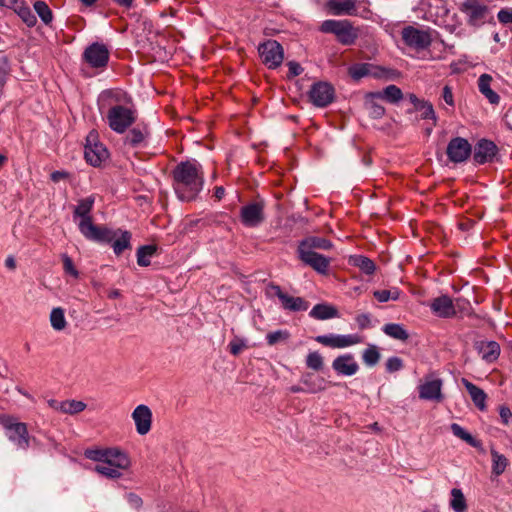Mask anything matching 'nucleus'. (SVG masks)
Here are the masks:
<instances>
[{"instance_id": "46", "label": "nucleus", "mask_w": 512, "mask_h": 512, "mask_svg": "<svg viewBox=\"0 0 512 512\" xmlns=\"http://www.w3.org/2000/svg\"><path fill=\"white\" fill-rule=\"evenodd\" d=\"M373 295L379 302L384 303L389 300H398L400 297V291L398 288H393L389 290H376L374 291Z\"/></svg>"}, {"instance_id": "35", "label": "nucleus", "mask_w": 512, "mask_h": 512, "mask_svg": "<svg viewBox=\"0 0 512 512\" xmlns=\"http://www.w3.org/2000/svg\"><path fill=\"white\" fill-rule=\"evenodd\" d=\"M378 99V97H372V92L365 97V107L374 119H379L385 114V108L377 102Z\"/></svg>"}, {"instance_id": "25", "label": "nucleus", "mask_w": 512, "mask_h": 512, "mask_svg": "<svg viewBox=\"0 0 512 512\" xmlns=\"http://www.w3.org/2000/svg\"><path fill=\"white\" fill-rule=\"evenodd\" d=\"M148 136L149 130L147 127H135L127 133L124 139V143L133 148L143 147L146 145Z\"/></svg>"}, {"instance_id": "54", "label": "nucleus", "mask_w": 512, "mask_h": 512, "mask_svg": "<svg viewBox=\"0 0 512 512\" xmlns=\"http://www.w3.org/2000/svg\"><path fill=\"white\" fill-rule=\"evenodd\" d=\"M386 370L390 373L397 372L403 368V361L399 357H390L386 361Z\"/></svg>"}, {"instance_id": "3", "label": "nucleus", "mask_w": 512, "mask_h": 512, "mask_svg": "<svg viewBox=\"0 0 512 512\" xmlns=\"http://www.w3.org/2000/svg\"><path fill=\"white\" fill-rule=\"evenodd\" d=\"M101 96L110 100L111 105L105 115L109 128L118 134L125 133L137 119V111L133 105L120 103L122 99L127 98V94L117 90H107Z\"/></svg>"}, {"instance_id": "15", "label": "nucleus", "mask_w": 512, "mask_h": 512, "mask_svg": "<svg viewBox=\"0 0 512 512\" xmlns=\"http://www.w3.org/2000/svg\"><path fill=\"white\" fill-rule=\"evenodd\" d=\"M86 141L85 159L90 165L97 167L108 157V151L102 143L97 141V134L94 132L87 136Z\"/></svg>"}, {"instance_id": "44", "label": "nucleus", "mask_w": 512, "mask_h": 512, "mask_svg": "<svg viewBox=\"0 0 512 512\" xmlns=\"http://www.w3.org/2000/svg\"><path fill=\"white\" fill-rule=\"evenodd\" d=\"M305 362L306 366L314 371H320L324 366L323 356L318 351L309 352Z\"/></svg>"}, {"instance_id": "10", "label": "nucleus", "mask_w": 512, "mask_h": 512, "mask_svg": "<svg viewBox=\"0 0 512 512\" xmlns=\"http://www.w3.org/2000/svg\"><path fill=\"white\" fill-rule=\"evenodd\" d=\"M315 341L332 349H343L363 343L364 337L359 334H326L316 336Z\"/></svg>"}, {"instance_id": "9", "label": "nucleus", "mask_w": 512, "mask_h": 512, "mask_svg": "<svg viewBox=\"0 0 512 512\" xmlns=\"http://www.w3.org/2000/svg\"><path fill=\"white\" fill-rule=\"evenodd\" d=\"M82 57L91 68L103 70L108 65L110 52L105 44L94 42L86 47Z\"/></svg>"}, {"instance_id": "2", "label": "nucleus", "mask_w": 512, "mask_h": 512, "mask_svg": "<svg viewBox=\"0 0 512 512\" xmlns=\"http://www.w3.org/2000/svg\"><path fill=\"white\" fill-rule=\"evenodd\" d=\"M85 456L97 462L95 472L109 479L120 478L131 465L129 456L118 448L90 449Z\"/></svg>"}, {"instance_id": "37", "label": "nucleus", "mask_w": 512, "mask_h": 512, "mask_svg": "<svg viewBox=\"0 0 512 512\" xmlns=\"http://www.w3.org/2000/svg\"><path fill=\"white\" fill-rule=\"evenodd\" d=\"M450 507L454 512H466L467 503L463 492L458 488L451 490Z\"/></svg>"}, {"instance_id": "51", "label": "nucleus", "mask_w": 512, "mask_h": 512, "mask_svg": "<svg viewBox=\"0 0 512 512\" xmlns=\"http://www.w3.org/2000/svg\"><path fill=\"white\" fill-rule=\"evenodd\" d=\"M10 73V65L7 58L0 59V90L5 86Z\"/></svg>"}, {"instance_id": "48", "label": "nucleus", "mask_w": 512, "mask_h": 512, "mask_svg": "<svg viewBox=\"0 0 512 512\" xmlns=\"http://www.w3.org/2000/svg\"><path fill=\"white\" fill-rule=\"evenodd\" d=\"M370 63H357L349 67V75L354 80L369 76Z\"/></svg>"}, {"instance_id": "45", "label": "nucleus", "mask_w": 512, "mask_h": 512, "mask_svg": "<svg viewBox=\"0 0 512 512\" xmlns=\"http://www.w3.org/2000/svg\"><path fill=\"white\" fill-rule=\"evenodd\" d=\"M86 404L82 401L77 400H65L63 401L62 413L74 415L84 411Z\"/></svg>"}, {"instance_id": "60", "label": "nucleus", "mask_w": 512, "mask_h": 512, "mask_svg": "<svg viewBox=\"0 0 512 512\" xmlns=\"http://www.w3.org/2000/svg\"><path fill=\"white\" fill-rule=\"evenodd\" d=\"M127 501L131 507L139 509L142 506V499L135 493L127 494Z\"/></svg>"}, {"instance_id": "29", "label": "nucleus", "mask_w": 512, "mask_h": 512, "mask_svg": "<svg viewBox=\"0 0 512 512\" xmlns=\"http://www.w3.org/2000/svg\"><path fill=\"white\" fill-rule=\"evenodd\" d=\"M332 246L333 245L330 240L317 236H309L298 244V247L307 250H330Z\"/></svg>"}, {"instance_id": "64", "label": "nucleus", "mask_w": 512, "mask_h": 512, "mask_svg": "<svg viewBox=\"0 0 512 512\" xmlns=\"http://www.w3.org/2000/svg\"><path fill=\"white\" fill-rule=\"evenodd\" d=\"M19 0H0L1 7L16 8L18 7Z\"/></svg>"}, {"instance_id": "26", "label": "nucleus", "mask_w": 512, "mask_h": 512, "mask_svg": "<svg viewBox=\"0 0 512 512\" xmlns=\"http://www.w3.org/2000/svg\"><path fill=\"white\" fill-rule=\"evenodd\" d=\"M462 384L467 389L475 406L479 410L484 411L486 409V398H487L486 393L481 388L474 385L473 383H471L470 381H468L465 378L462 379Z\"/></svg>"}, {"instance_id": "23", "label": "nucleus", "mask_w": 512, "mask_h": 512, "mask_svg": "<svg viewBox=\"0 0 512 512\" xmlns=\"http://www.w3.org/2000/svg\"><path fill=\"white\" fill-rule=\"evenodd\" d=\"M94 201L95 199L92 196L79 200L74 210V218L80 217V221L78 223L79 231H81V225L83 223L92 222V217L90 213L92 211Z\"/></svg>"}, {"instance_id": "13", "label": "nucleus", "mask_w": 512, "mask_h": 512, "mask_svg": "<svg viewBox=\"0 0 512 512\" xmlns=\"http://www.w3.org/2000/svg\"><path fill=\"white\" fill-rule=\"evenodd\" d=\"M80 232L86 239L98 243H111L119 234L118 230L103 225H95L93 222L83 223Z\"/></svg>"}, {"instance_id": "63", "label": "nucleus", "mask_w": 512, "mask_h": 512, "mask_svg": "<svg viewBox=\"0 0 512 512\" xmlns=\"http://www.w3.org/2000/svg\"><path fill=\"white\" fill-rule=\"evenodd\" d=\"M47 404L51 409H53L55 411L62 412L63 401H58L56 399H50L47 401Z\"/></svg>"}, {"instance_id": "12", "label": "nucleus", "mask_w": 512, "mask_h": 512, "mask_svg": "<svg viewBox=\"0 0 512 512\" xmlns=\"http://www.w3.org/2000/svg\"><path fill=\"white\" fill-rule=\"evenodd\" d=\"M308 97L314 106L324 108L333 102L335 89L328 82L318 81L311 86Z\"/></svg>"}, {"instance_id": "40", "label": "nucleus", "mask_w": 512, "mask_h": 512, "mask_svg": "<svg viewBox=\"0 0 512 512\" xmlns=\"http://www.w3.org/2000/svg\"><path fill=\"white\" fill-rule=\"evenodd\" d=\"M156 246L145 245L137 250V263L139 266L146 267L150 265V258L156 253Z\"/></svg>"}, {"instance_id": "6", "label": "nucleus", "mask_w": 512, "mask_h": 512, "mask_svg": "<svg viewBox=\"0 0 512 512\" xmlns=\"http://www.w3.org/2000/svg\"><path fill=\"white\" fill-rule=\"evenodd\" d=\"M0 424L8 431V439L13 442L18 449H28L30 441L27 425L25 423L17 422L9 415H1Z\"/></svg>"}, {"instance_id": "39", "label": "nucleus", "mask_w": 512, "mask_h": 512, "mask_svg": "<svg viewBox=\"0 0 512 512\" xmlns=\"http://www.w3.org/2000/svg\"><path fill=\"white\" fill-rule=\"evenodd\" d=\"M50 323L54 330L62 331L67 326L65 312L61 307L53 308L50 313Z\"/></svg>"}, {"instance_id": "56", "label": "nucleus", "mask_w": 512, "mask_h": 512, "mask_svg": "<svg viewBox=\"0 0 512 512\" xmlns=\"http://www.w3.org/2000/svg\"><path fill=\"white\" fill-rule=\"evenodd\" d=\"M355 321L359 329L364 330L372 326L371 316L368 313H362L356 316Z\"/></svg>"}, {"instance_id": "22", "label": "nucleus", "mask_w": 512, "mask_h": 512, "mask_svg": "<svg viewBox=\"0 0 512 512\" xmlns=\"http://www.w3.org/2000/svg\"><path fill=\"white\" fill-rule=\"evenodd\" d=\"M430 308L434 314L442 318H449L455 315L452 299L446 295L435 298L431 302Z\"/></svg>"}, {"instance_id": "42", "label": "nucleus", "mask_w": 512, "mask_h": 512, "mask_svg": "<svg viewBox=\"0 0 512 512\" xmlns=\"http://www.w3.org/2000/svg\"><path fill=\"white\" fill-rule=\"evenodd\" d=\"M362 359L367 366H375L380 360L378 348L372 344L368 345V347L363 351Z\"/></svg>"}, {"instance_id": "20", "label": "nucleus", "mask_w": 512, "mask_h": 512, "mask_svg": "<svg viewBox=\"0 0 512 512\" xmlns=\"http://www.w3.org/2000/svg\"><path fill=\"white\" fill-rule=\"evenodd\" d=\"M332 368L338 375L352 376L358 372L359 365L351 353H346L333 360Z\"/></svg>"}, {"instance_id": "61", "label": "nucleus", "mask_w": 512, "mask_h": 512, "mask_svg": "<svg viewBox=\"0 0 512 512\" xmlns=\"http://www.w3.org/2000/svg\"><path fill=\"white\" fill-rule=\"evenodd\" d=\"M442 97H443L444 101H445L448 105H450V106H453V105H454V99H453L452 89H451L449 86H445V87L443 88Z\"/></svg>"}, {"instance_id": "11", "label": "nucleus", "mask_w": 512, "mask_h": 512, "mask_svg": "<svg viewBox=\"0 0 512 512\" xmlns=\"http://www.w3.org/2000/svg\"><path fill=\"white\" fill-rule=\"evenodd\" d=\"M262 62L269 68L279 67L284 59L283 47L276 40H267L258 47Z\"/></svg>"}, {"instance_id": "57", "label": "nucleus", "mask_w": 512, "mask_h": 512, "mask_svg": "<svg viewBox=\"0 0 512 512\" xmlns=\"http://www.w3.org/2000/svg\"><path fill=\"white\" fill-rule=\"evenodd\" d=\"M498 21L504 25L512 24V8H503L497 14Z\"/></svg>"}, {"instance_id": "33", "label": "nucleus", "mask_w": 512, "mask_h": 512, "mask_svg": "<svg viewBox=\"0 0 512 512\" xmlns=\"http://www.w3.org/2000/svg\"><path fill=\"white\" fill-rule=\"evenodd\" d=\"M349 263L355 267H358L363 273L367 275L373 274L376 269L374 262L370 258L362 255L351 256Z\"/></svg>"}, {"instance_id": "41", "label": "nucleus", "mask_w": 512, "mask_h": 512, "mask_svg": "<svg viewBox=\"0 0 512 512\" xmlns=\"http://www.w3.org/2000/svg\"><path fill=\"white\" fill-rule=\"evenodd\" d=\"M13 9L18 13L20 18L27 24V26L33 27L36 24V17L29 7L24 6L22 0H19L18 7Z\"/></svg>"}, {"instance_id": "14", "label": "nucleus", "mask_w": 512, "mask_h": 512, "mask_svg": "<svg viewBox=\"0 0 512 512\" xmlns=\"http://www.w3.org/2000/svg\"><path fill=\"white\" fill-rule=\"evenodd\" d=\"M297 255L304 265L311 267L316 272L323 275L328 273L330 259L319 254L316 250H307L297 247Z\"/></svg>"}, {"instance_id": "58", "label": "nucleus", "mask_w": 512, "mask_h": 512, "mask_svg": "<svg viewBox=\"0 0 512 512\" xmlns=\"http://www.w3.org/2000/svg\"><path fill=\"white\" fill-rule=\"evenodd\" d=\"M287 66H288V75H287L288 78L296 77L303 72V68L298 62L290 61L287 63Z\"/></svg>"}, {"instance_id": "27", "label": "nucleus", "mask_w": 512, "mask_h": 512, "mask_svg": "<svg viewBox=\"0 0 512 512\" xmlns=\"http://www.w3.org/2000/svg\"><path fill=\"white\" fill-rule=\"evenodd\" d=\"M309 316L316 320H327L339 317V312L333 305L320 303L310 310Z\"/></svg>"}, {"instance_id": "18", "label": "nucleus", "mask_w": 512, "mask_h": 512, "mask_svg": "<svg viewBox=\"0 0 512 512\" xmlns=\"http://www.w3.org/2000/svg\"><path fill=\"white\" fill-rule=\"evenodd\" d=\"M131 418L135 424L136 432L139 435H146L152 428L153 414L151 409L145 405L140 404L135 407L131 413Z\"/></svg>"}, {"instance_id": "30", "label": "nucleus", "mask_w": 512, "mask_h": 512, "mask_svg": "<svg viewBox=\"0 0 512 512\" xmlns=\"http://www.w3.org/2000/svg\"><path fill=\"white\" fill-rule=\"evenodd\" d=\"M491 82L492 77L489 74H482L478 79V88L491 104H498L500 97L491 89Z\"/></svg>"}, {"instance_id": "47", "label": "nucleus", "mask_w": 512, "mask_h": 512, "mask_svg": "<svg viewBox=\"0 0 512 512\" xmlns=\"http://www.w3.org/2000/svg\"><path fill=\"white\" fill-rule=\"evenodd\" d=\"M302 383L307 387L306 391L309 393H317L325 388L323 385L324 380L322 378L313 380L309 374L303 376Z\"/></svg>"}, {"instance_id": "36", "label": "nucleus", "mask_w": 512, "mask_h": 512, "mask_svg": "<svg viewBox=\"0 0 512 512\" xmlns=\"http://www.w3.org/2000/svg\"><path fill=\"white\" fill-rule=\"evenodd\" d=\"M491 457H492V473L496 476H500L504 473L507 466L509 465V460L503 454H500L495 449H491Z\"/></svg>"}, {"instance_id": "38", "label": "nucleus", "mask_w": 512, "mask_h": 512, "mask_svg": "<svg viewBox=\"0 0 512 512\" xmlns=\"http://www.w3.org/2000/svg\"><path fill=\"white\" fill-rule=\"evenodd\" d=\"M451 431L456 437L465 441L470 446H472L474 448H478L481 446V442L479 440L475 439L469 432H467L459 424H457V423L451 424Z\"/></svg>"}, {"instance_id": "8", "label": "nucleus", "mask_w": 512, "mask_h": 512, "mask_svg": "<svg viewBox=\"0 0 512 512\" xmlns=\"http://www.w3.org/2000/svg\"><path fill=\"white\" fill-rule=\"evenodd\" d=\"M443 381L435 373L427 374L419 383L417 389L421 400L442 402Z\"/></svg>"}, {"instance_id": "16", "label": "nucleus", "mask_w": 512, "mask_h": 512, "mask_svg": "<svg viewBox=\"0 0 512 512\" xmlns=\"http://www.w3.org/2000/svg\"><path fill=\"white\" fill-rule=\"evenodd\" d=\"M471 152V144L467 139L462 137H455L451 139L446 149L447 157L453 163H462L466 161L470 157Z\"/></svg>"}, {"instance_id": "31", "label": "nucleus", "mask_w": 512, "mask_h": 512, "mask_svg": "<svg viewBox=\"0 0 512 512\" xmlns=\"http://www.w3.org/2000/svg\"><path fill=\"white\" fill-rule=\"evenodd\" d=\"M372 97H378L388 103L396 104L403 98V93L396 85H389L382 91L372 92Z\"/></svg>"}, {"instance_id": "7", "label": "nucleus", "mask_w": 512, "mask_h": 512, "mask_svg": "<svg viewBox=\"0 0 512 512\" xmlns=\"http://www.w3.org/2000/svg\"><path fill=\"white\" fill-rule=\"evenodd\" d=\"M320 30L336 35L338 41L344 45L353 44L357 38V33L347 20H325Z\"/></svg>"}, {"instance_id": "62", "label": "nucleus", "mask_w": 512, "mask_h": 512, "mask_svg": "<svg viewBox=\"0 0 512 512\" xmlns=\"http://www.w3.org/2000/svg\"><path fill=\"white\" fill-rule=\"evenodd\" d=\"M50 177L53 182H59L60 180L68 178L69 173L65 171H54L51 173Z\"/></svg>"}, {"instance_id": "24", "label": "nucleus", "mask_w": 512, "mask_h": 512, "mask_svg": "<svg viewBox=\"0 0 512 512\" xmlns=\"http://www.w3.org/2000/svg\"><path fill=\"white\" fill-rule=\"evenodd\" d=\"M327 8L334 15H355L356 4L354 0H329Z\"/></svg>"}, {"instance_id": "17", "label": "nucleus", "mask_w": 512, "mask_h": 512, "mask_svg": "<svg viewBox=\"0 0 512 512\" xmlns=\"http://www.w3.org/2000/svg\"><path fill=\"white\" fill-rule=\"evenodd\" d=\"M241 222L246 227H257L265 219L264 203L262 201L252 202L243 206L240 210Z\"/></svg>"}, {"instance_id": "4", "label": "nucleus", "mask_w": 512, "mask_h": 512, "mask_svg": "<svg viewBox=\"0 0 512 512\" xmlns=\"http://www.w3.org/2000/svg\"><path fill=\"white\" fill-rule=\"evenodd\" d=\"M458 8L471 27L480 28L486 23H493V16L484 0H464Z\"/></svg>"}, {"instance_id": "52", "label": "nucleus", "mask_w": 512, "mask_h": 512, "mask_svg": "<svg viewBox=\"0 0 512 512\" xmlns=\"http://www.w3.org/2000/svg\"><path fill=\"white\" fill-rule=\"evenodd\" d=\"M62 261H63V269H64L65 273L71 275L74 278H78L79 272L75 268L72 259L68 255L64 254L62 256Z\"/></svg>"}, {"instance_id": "19", "label": "nucleus", "mask_w": 512, "mask_h": 512, "mask_svg": "<svg viewBox=\"0 0 512 512\" xmlns=\"http://www.w3.org/2000/svg\"><path fill=\"white\" fill-rule=\"evenodd\" d=\"M271 290L274 295L278 297L284 310L298 312L306 311L309 307V303L302 297L291 296L281 289L278 285H272Z\"/></svg>"}, {"instance_id": "49", "label": "nucleus", "mask_w": 512, "mask_h": 512, "mask_svg": "<svg viewBox=\"0 0 512 512\" xmlns=\"http://www.w3.org/2000/svg\"><path fill=\"white\" fill-rule=\"evenodd\" d=\"M416 111L420 112V117L422 119L433 120V125L436 124L437 117L433 105L430 102L424 100Z\"/></svg>"}, {"instance_id": "28", "label": "nucleus", "mask_w": 512, "mask_h": 512, "mask_svg": "<svg viewBox=\"0 0 512 512\" xmlns=\"http://www.w3.org/2000/svg\"><path fill=\"white\" fill-rule=\"evenodd\" d=\"M478 351L483 360L492 363L496 361L500 355V346L495 341L480 342Z\"/></svg>"}, {"instance_id": "55", "label": "nucleus", "mask_w": 512, "mask_h": 512, "mask_svg": "<svg viewBox=\"0 0 512 512\" xmlns=\"http://www.w3.org/2000/svg\"><path fill=\"white\" fill-rule=\"evenodd\" d=\"M289 336L288 332L277 330L274 332H270L266 335V340L269 345H274L282 339H287Z\"/></svg>"}, {"instance_id": "53", "label": "nucleus", "mask_w": 512, "mask_h": 512, "mask_svg": "<svg viewBox=\"0 0 512 512\" xmlns=\"http://www.w3.org/2000/svg\"><path fill=\"white\" fill-rule=\"evenodd\" d=\"M247 345H246V342L244 339H241V338H234L230 343H229V351L232 355L234 356H237L238 354H240V352L246 348Z\"/></svg>"}, {"instance_id": "1", "label": "nucleus", "mask_w": 512, "mask_h": 512, "mask_svg": "<svg viewBox=\"0 0 512 512\" xmlns=\"http://www.w3.org/2000/svg\"><path fill=\"white\" fill-rule=\"evenodd\" d=\"M202 166L195 160L179 163L173 170V188L181 201H192L202 191Z\"/></svg>"}, {"instance_id": "5", "label": "nucleus", "mask_w": 512, "mask_h": 512, "mask_svg": "<svg viewBox=\"0 0 512 512\" xmlns=\"http://www.w3.org/2000/svg\"><path fill=\"white\" fill-rule=\"evenodd\" d=\"M436 31L432 29H422L414 26H406L401 31L402 40L406 46L415 50H426L432 43Z\"/></svg>"}, {"instance_id": "32", "label": "nucleus", "mask_w": 512, "mask_h": 512, "mask_svg": "<svg viewBox=\"0 0 512 512\" xmlns=\"http://www.w3.org/2000/svg\"><path fill=\"white\" fill-rule=\"evenodd\" d=\"M119 234L110 243L112 245L114 253L119 256L124 250L131 248V233L128 231H122L118 229Z\"/></svg>"}, {"instance_id": "21", "label": "nucleus", "mask_w": 512, "mask_h": 512, "mask_svg": "<svg viewBox=\"0 0 512 512\" xmlns=\"http://www.w3.org/2000/svg\"><path fill=\"white\" fill-rule=\"evenodd\" d=\"M498 151L497 146L490 140L482 139L475 146L473 159L477 164L491 162Z\"/></svg>"}, {"instance_id": "50", "label": "nucleus", "mask_w": 512, "mask_h": 512, "mask_svg": "<svg viewBox=\"0 0 512 512\" xmlns=\"http://www.w3.org/2000/svg\"><path fill=\"white\" fill-rule=\"evenodd\" d=\"M369 76L377 79H389L390 70L370 63Z\"/></svg>"}, {"instance_id": "59", "label": "nucleus", "mask_w": 512, "mask_h": 512, "mask_svg": "<svg viewBox=\"0 0 512 512\" xmlns=\"http://www.w3.org/2000/svg\"><path fill=\"white\" fill-rule=\"evenodd\" d=\"M499 415L503 424L508 425L511 418L512 412L509 407L502 405L499 407Z\"/></svg>"}, {"instance_id": "34", "label": "nucleus", "mask_w": 512, "mask_h": 512, "mask_svg": "<svg viewBox=\"0 0 512 512\" xmlns=\"http://www.w3.org/2000/svg\"><path fill=\"white\" fill-rule=\"evenodd\" d=\"M382 331L389 337L400 340V341H406L409 338L408 332L405 330L403 325L397 324V323H389L385 324L382 328Z\"/></svg>"}, {"instance_id": "43", "label": "nucleus", "mask_w": 512, "mask_h": 512, "mask_svg": "<svg viewBox=\"0 0 512 512\" xmlns=\"http://www.w3.org/2000/svg\"><path fill=\"white\" fill-rule=\"evenodd\" d=\"M34 9L37 12L40 19L46 24H50L53 20V14L49 6L44 1H36L34 3Z\"/></svg>"}]
</instances>
